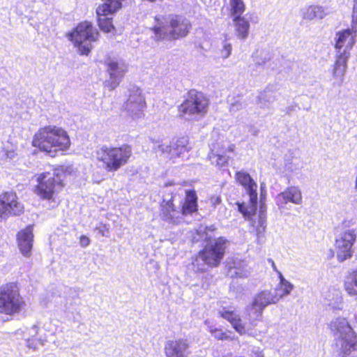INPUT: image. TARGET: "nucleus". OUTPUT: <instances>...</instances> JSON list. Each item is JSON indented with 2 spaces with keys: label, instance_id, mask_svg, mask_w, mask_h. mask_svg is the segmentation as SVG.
I'll return each instance as SVG.
<instances>
[{
  "label": "nucleus",
  "instance_id": "30",
  "mask_svg": "<svg viewBox=\"0 0 357 357\" xmlns=\"http://www.w3.org/2000/svg\"><path fill=\"white\" fill-rule=\"evenodd\" d=\"M344 289L351 296H357V269L352 271L344 282Z\"/></svg>",
  "mask_w": 357,
  "mask_h": 357
},
{
  "label": "nucleus",
  "instance_id": "23",
  "mask_svg": "<svg viewBox=\"0 0 357 357\" xmlns=\"http://www.w3.org/2000/svg\"><path fill=\"white\" fill-rule=\"evenodd\" d=\"M33 227L27 226L18 232L17 236L19 248L24 256H29L33 246Z\"/></svg>",
  "mask_w": 357,
  "mask_h": 357
},
{
  "label": "nucleus",
  "instance_id": "36",
  "mask_svg": "<svg viewBox=\"0 0 357 357\" xmlns=\"http://www.w3.org/2000/svg\"><path fill=\"white\" fill-rule=\"evenodd\" d=\"M280 290L282 291V294L278 295V297H280V298L284 296L289 295L294 289V285L287 280H283L282 284H280Z\"/></svg>",
  "mask_w": 357,
  "mask_h": 357
},
{
  "label": "nucleus",
  "instance_id": "31",
  "mask_svg": "<svg viewBox=\"0 0 357 357\" xmlns=\"http://www.w3.org/2000/svg\"><path fill=\"white\" fill-rule=\"evenodd\" d=\"M38 331V327L37 325H33L30 328L26 329L24 337L26 340L27 346L29 348L36 349L38 344H40V340L34 338L37 335Z\"/></svg>",
  "mask_w": 357,
  "mask_h": 357
},
{
  "label": "nucleus",
  "instance_id": "25",
  "mask_svg": "<svg viewBox=\"0 0 357 357\" xmlns=\"http://www.w3.org/2000/svg\"><path fill=\"white\" fill-rule=\"evenodd\" d=\"M280 299V297H278V294L275 291L264 290L255 295L253 301L256 305L264 310L268 305L278 302Z\"/></svg>",
  "mask_w": 357,
  "mask_h": 357
},
{
  "label": "nucleus",
  "instance_id": "20",
  "mask_svg": "<svg viewBox=\"0 0 357 357\" xmlns=\"http://www.w3.org/2000/svg\"><path fill=\"white\" fill-rule=\"evenodd\" d=\"M350 56L347 53L342 52L335 54V61L333 66L332 75L335 79V84L340 86L344 80L347 70V62Z\"/></svg>",
  "mask_w": 357,
  "mask_h": 357
},
{
  "label": "nucleus",
  "instance_id": "43",
  "mask_svg": "<svg viewBox=\"0 0 357 357\" xmlns=\"http://www.w3.org/2000/svg\"><path fill=\"white\" fill-rule=\"evenodd\" d=\"M90 243V239L84 236V235H82L80 236V238H79V244L83 248H85L86 246H88Z\"/></svg>",
  "mask_w": 357,
  "mask_h": 357
},
{
  "label": "nucleus",
  "instance_id": "22",
  "mask_svg": "<svg viewBox=\"0 0 357 357\" xmlns=\"http://www.w3.org/2000/svg\"><path fill=\"white\" fill-rule=\"evenodd\" d=\"M219 316L228 321L240 335L245 334L246 329L239 314L232 307H223L218 312Z\"/></svg>",
  "mask_w": 357,
  "mask_h": 357
},
{
  "label": "nucleus",
  "instance_id": "21",
  "mask_svg": "<svg viewBox=\"0 0 357 357\" xmlns=\"http://www.w3.org/2000/svg\"><path fill=\"white\" fill-rule=\"evenodd\" d=\"M275 202L280 208L284 207L288 202L301 204L302 203L301 191L296 186L288 187L284 191L276 196Z\"/></svg>",
  "mask_w": 357,
  "mask_h": 357
},
{
  "label": "nucleus",
  "instance_id": "5",
  "mask_svg": "<svg viewBox=\"0 0 357 357\" xmlns=\"http://www.w3.org/2000/svg\"><path fill=\"white\" fill-rule=\"evenodd\" d=\"M160 208L162 220L169 223L178 224L183 220V216L191 215L198 210L197 194L194 190H186L181 209L175 207L172 197L168 200L164 199Z\"/></svg>",
  "mask_w": 357,
  "mask_h": 357
},
{
  "label": "nucleus",
  "instance_id": "9",
  "mask_svg": "<svg viewBox=\"0 0 357 357\" xmlns=\"http://www.w3.org/2000/svg\"><path fill=\"white\" fill-rule=\"evenodd\" d=\"M208 105V100L202 93L191 90L185 100L178 107V112L183 118L196 119L206 113Z\"/></svg>",
  "mask_w": 357,
  "mask_h": 357
},
{
  "label": "nucleus",
  "instance_id": "19",
  "mask_svg": "<svg viewBox=\"0 0 357 357\" xmlns=\"http://www.w3.org/2000/svg\"><path fill=\"white\" fill-rule=\"evenodd\" d=\"M164 352L166 357H190L191 346L187 339L174 338L165 342Z\"/></svg>",
  "mask_w": 357,
  "mask_h": 357
},
{
  "label": "nucleus",
  "instance_id": "2",
  "mask_svg": "<svg viewBox=\"0 0 357 357\" xmlns=\"http://www.w3.org/2000/svg\"><path fill=\"white\" fill-rule=\"evenodd\" d=\"M32 144L54 157L59 151L68 149L70 141L67 132L56 126H45L34 135Z\"/></svg>",
  "mask_w": 357,
  "mask_h": 357
},
{
  "label": "nucleus",
  "instance_id": "27",
  "mask_svg": "<svg viewBox=\"0 0 357 357\" xmlns=\"http://www.w3.org/2000/svg\"><path fill=\"white\" fill-rule=\"evenodd\" d=\"M263 311L264 310L256 305L253 301L250 305L247 306L245 316L252 326H255L256 322L261 319Z\"/></svg>",
  "mask_w": 357,
  "mask_h": 357
},
{
  "label": "nucleus",
  "instance_id": "17",
  "mask_svg": "<svg viewBox=\"0 0 357 357\" xmlns=\"http://www.w3.org/2000/svg\"><path fill=\"white\" fill-rule=\"evenodd\" d=\"M153 149L157 153L160 152L165 158L172 159L188 152L190 147L188 146V139L183 137L172 142L170 144H161Z\"/></svg>",
  "mask_w": 357,
  "mask_h": 357
},
{
  "label": "nucleus",
  "instance_id": "11",
  "mask_svg": "<svg viewBox=\"0 0 357 357\" xmlns=\"http://www.w3.org/2000/svg\"><path fill=\"white\" fill-rule=\"evenodd\" d=\"M128 91V98L123 104V109L133 119H139L144 115L143 112L146 107L145 98L142 91L138 86L131 85Z\"/></svg>",
  "mask_w": 357,
  "mask_h": 357
},
{
  "label": "nucleus",
  "instance_id": "47",
  "mask_svg": "<svg viewBox=\"0 0 357 357\" xmlns=\"http://www.w3.org/2000/svg\"><path fill=\"white\" fill-rule=\"evenodd\" d=\"M268 261L271 264V266H272L273 269L274 271H275L276 272H277V271H278V269H277V268H276L275 264V262L273 261V259H268Z\"/></svg>",
  "mask_w": 357,
  "mask_h": 357
},
{
  "label": "nucleus",
  "instance_id": "35",
  "mask_svg": "<svg viewBox=\"0 0 357 357\" xmlns=\"http://www.w3.org/2000/svg\"><path fill=\"white\" fill-rule=\"evenodd\" d=\"M266 229V215H258V222L256 226V232L257 236H259L260 234L264 233Z\"/></svg>",
  "mask_w": 357,
  "mask_h": 357
},
{
  "label": "nucleus",
  "instance_id": "49",
  "mask_svg": "<svg viewBox=\"0 0 357 357\" xmlns=\"http://www.w3.org/2000/svg\"><path fill=\"white\" fill-rule=\"evenodd\" d=\"M277 273H278L279 278H280V284H282V280H286V279L283 277L282 274L280 271H277Z\"/></svg>",
  "mask_w": 357,
  "mask_h": 357
},
{
  "label": "nucleus",
  "instance_id": "18",
  "mask_svg": "<svg viewBox=\"0 0 357 357\" xmlns=\"http://www.w3.org/2000/svg\"><path fill=\"white\" fill-rule=\"evenodd\" d=\"M357 29L350 27L336 32L334 41L336 54L347 53L350 56V50L356 43Z\"/></svg>",
  "mask_w": 357,
  "mask_h": 357
},
{
  "label": "nucleus",
  "instance_id": "41",
  "mask_svg": "<svg viewBox=\"0 0 357 357\" xmlns=\"http://www.w3.org/2000/svg\"><path fill=\"white\" fill-rule=\"evenodd\" d=\"M353 29H357V9L352 8L351 26Z\"/></svg>",
  "mask_w": 357,
  "mask_h": 357
},
{
  "label": "nucleus",
  "instance_id": "42",
  "mask_svg": "<svg viewBox=\"0 0 357 357\" xmlns=\"http://www.w3.org/2000/svg\"><path fill=\"white\" fill-rule=\"evenodd\" d=\"M259 209V215H266V206L265 204V201L262 199H260Z\"/></svg>",
  "mask_w": 357,
  "mask_h": 357
},
{
  "label": "nucleus",
  "instance_id": "14",
  "mask_svg": "<svg viewBox=\"0 0 357 357\" xmlns=\"http://www.w3.org/2000/svg\"><path fill=\"white\" fill-rule=\"evenodd\" d=\"M23 211L24 206L18 202L15 192H5L0 195V220L11 215H20Z\"/></svg>",
  "mask_w": 357,
  "mask_h": 357
},
{
  "label": "nucleus",
  "instance_id": "34",
  "mask_svg": "<svg viewBox=\"0 0 357 357\" xmlns=\"http://www.w3.org/2000/svg\"><path fill=\"white\" fill-rule=\"evenodd\" d=\"M208 331L217 340H233L227 333L224 332L222 329L217 328L213 326H208Z\"/></svg>",
  "mask_w": 357,
  "mask_h": 357
},
{
  "label": "nucleus",
  "instance_id": "15",
  "mask_svg": "<svg viewBox=\"0 0 357 357\" xmlns=\"http://www.w3.org/2000/svg\"><path fill=\"white\" fill-rule=\"evenodd\" d=\"M107 71L109 75V79L105 80V86L109 90L115 89L121 83L126 72L127 66L123 61L108 59L106 62Z\"/></svg>",
  "mask_w": 357,
  "mask_h": 357
},
{
  "label": "nucleus",
  "instance_id": "50",
  "mask_svg": "<svg viewBox=\"0 0 357 357\" xmlns=\"http://www.w3.org/2000/svg\"><path fill=\"white\" fill-rule=\"evenodd\" d=\"M277 273H278L279 278H280V284H282V280H286V279L283 277L282 274L280 271H277Z\"/></svg>",
  "mask_w": 357,
  "mask_h": 357
},
{
  "label": "nucleus",
  "instance_id": "13",
  "mask_svg": "<svg viewBox=\"0 0 357 357\" xmlns=\"http://www.w3.org/2000/svg\"><path fill=\"white\" fill-rule=\"evenodd\" d=\"M356 238V232L354 229H345L336 236L335 248L339 261L342 262L351 257V248Z\"/></svg>",
  "mask_w": 357,
  "mask_h": 357
},
{
  "label": "nucleus",
  "instance_id": "8",
  "mask_svg": "<svg viewBox=\"0 0 357 357\" xmlns=\"http://www.w3.org/2000/svg\"><path fill=\"white\" fill-rule=\"evenodd\" d=\"M25 305L16 284L8 283L0 289V313L8 315L19 314Z\"/></svg>",
  "mask_w": 357,
  "mask_h": 357
},
{
  "label": "nucleus",
  "instance_id": "4",
  "mask_svg": "<svg viewBox=\"0 0 357 357\" xmlns=\"http://www.w3.org/2000/svg\"><path fill=\"white\" fill-rule=\"evenodd\" d=\"M329 328L340 344L342 357L357 356V335L345 318L337 317L329 324Z\"/></svg>",
  "mask_w": 357,
  "mask_h": 357
},
{
  "label": "nucleus",
  "instance_id": "26",
  "mask_svg": "<svg viewBox=\"0 0 357 357\" xmlns=\"http://www.w3.org/2000/svg\"><path fill=\"white\" fill-rule=\"evenodd\" d=\"M126 0H102V3L96 8V15H113L121 7Z\"/></svg>",
  "mask_w": 357,
  "mask_h": 357
},
{
  "label": "nucleus",
  "instance_id": "51",
  "mask_svg": "<svg viewBox=\"0 0 357 357\" xmlns=\"http://www.w3.org/2000/svg\"><path fill=\"white\" fill-rule=\"evenodd\" d=\"M353 9H357V0H353Z\"/></svg>",
  "mask_w": 357,
  "mask_h": 357
},
{
  "label": "nucleus",
  "instance_id": "37",
  "mask_svg": "<svg viewBox=\"0 0 357 357\" xmlns=\"http://www.w3.org/2000/svg\"><path fill=\"white\" fill-rule=\"evenodd\" d=\"M231 44L225 40L222 43V48L220 50L221 57L224 59H227L231 55Z\"/></svg>",
  "mask_w": 357,
  "mask_h": 357
},
{
  "label": "nucleus",
  "instance_id": "16",
  "mask_svg": "<svg viewBox=\"0 0 357 357\" xmlns=\"http://www.w3.org/2000/svg\"><path fill=\"white\" fill-rule=\"evenodd\" d=\"M234 149V145L225 147L222 143H213L210 145V152L207 158L212 165L220 169L228 165L229 156L227 153L232 152Z\"/></svg>",
  "mask_w": 357,
  "mask_h": 357
},
{
  "label": "nucleus",
  "instance_id": "3",
  "mask_svg": "<svg viewBox=\"0 0 357 357\" xmlns=\"http://www.w3.org/2000/svg\"><path fill=\"white\" fill-rule=\"evenodd\" d=\"M152 28L157 40H176L186 36L190 29V21L183 15H158Z\"/></svg>",
  "mask_w": 357,
  "mask_h": 357
},
{
  "label": "nucleus",
  "instance_id": "32",
  "mask_svg": "<svg viewBox=\"0 0 357 357\" xmlns=\"http://www.w3.org/2000/svg\"><path fill=\"white\" fill-rule=\"evenodd\" d=\"M110 15H97L100 29L107 33L111 32L114 29L112 24V18L109 17Z\"/></svg>",
  "mask_w": 357,
  "mask_h": 357
},
{
  "label": "nucleus",
  "instance_id": "6",
  "mask_svg": "<svg viewBox=\"0 0 357 357\" xmlns=\"http://www.w3.org/2000/svg\"><path fill=\"white\" fill-rule=\"evenodd\" d=\"M97 159L108 172H115L126 165L132 155V147L123 144L119 147L103 146L97 151Z\"/></svg>",
  "mask_w": 357,
  "mask_h": 357
},
{
  "label": "nucleus",
  "instance_id": "12",
  "mask_svg": "<svg viewBox=\"0 0 357 357\" xmlns=\"http://www.w3.org/2000/svg\"><path fill=\"white\" fill-rule=\"evenodd\" d=\"M37 181L38 184L35 192L44 199H52L57 190L61 188L60 179L55 176L54 173L43 172L38 176Z\"/></svg>",
  "mask_w": 357,
  "mask_h": 357
},
{
  "label": "nucleus",
  "instance_id": "24",
  "mask_svg": "<svg viewBox=\"0 0 357 357\" xmlns=\"http://www.w3.org/2000/svg\"><path fill=\"white\" fill-rule=\"evenodd\" d=\"M331 13L328 7L319 5H311L301 9L303 19L306 20H321Z\"/></svg>",
  "mask_w": 357,
  "mask_h": 357
},
{
  "label": "nucleus",
  "instance_id": "28",
  "mask_svg": "<svg viewBox=\"0 0 357 357\" xmlns=\"http://www.w3.org/2000/svg\"><path fill=\"white\" fill-rule=\"evenodd\" d=\"M234 22L237 37L242 40L247 38L250 29L249 22L241 17H234Z\"/></svg>",
  "mask_w": 357,
  "mask_h": 357
},
{
  "label": "nucleus",
  "instance_id": "1",
  "mask_svg": "<svg viewBox=\"0 0 357 357\" xmlns=\"http://www.w3.org/2000/svg\"><path fill=\"white\" fill-rule=\"evenodd\" d=\"M214 230L215 227L213 225L208 227L202 225H199L196 230L199 236L197 241H209V242L205 245L204 250L199 252V255L192 261L193 270L195 272H205L207 266H218L225 255L227 240L223 237H220L213 241H210Z\"/></svg>",
  "mask_w": 357,
  "mask_h": 357
},
{
  "label": "nucleus",
  "instance_id": "33",
  "mask_svg": "<svg viewBox=\"0 0 357 357\" xmlns=\"http://www.w3.org/2000/svg\"><path fill=\"white\" fill-rule=\"evenodd\" d=\"M231 15L234 17H241L245 11V4L242 0H230Z\"/></svg>",
  "mask_w": 357,
  "mask_h": 357
},
{
  "label": "nucleus",
  "instance_id": "44",
  "mask_svg": "<svg viewBox=\"0 0 357 357\" xmlns=\"http://www.w3.org/2000/svg\"><path fill=\"white\" fill-rule=\"evenodd\" d=\"M222 202L220 196H212L210 198V203L213 206H216L217 205L220 204Z\"/></svg>",
  "mask_w": 357,
  "mask_h": 357
},
{
  "label": "nucleus",
  "instance_id": "48",
  "mask_svg": "<svg viewBox=\"0 0 357 357\" xmlns=\"http://www.w3.org/2000/svg\"><path fill=\"white\" fill-rule=\"evenodd\" d=\"M294 110V106H289L288 107H287V109H286V113L287 114H290V113Z\"/></svg>",
  "mask_w": 357,
  "mask_h": 357
},
{
  "label": "nucleus",
  "instance_id": "40",
  "mask_svg": "<svg viewBox=\"0 0 357 357\" xmlns=\"http://www.w3.org/2000/svg\"><path fill=\"white\" fill-rule=\"evenodd\" d=\"M3 154L6 155V160L8 162L13 161L17 158V153L14 150H6Z\"/></svg>",
  "mask_w": 357,
  "mask_h": 357
},
{
  "label": "nucleus",
  "instance_id": "7",
  "mask_svg": "<svg viewBox=\"0 0 357 357\" xmlns=\"http://www.w3.org/2000/svg\"><path fill=\"white\" fill-rule=\"evenodd\" d=\"M235 179L241 185L246 194L249 196V202L238 203V211L248 219L251 220L257 208V184L251 176L243 170L238 171L235 174Z\"/></svg>",
  "mask_w": 357,
  "mask_h": 357
},
{
  "label": "nucleus",
  "instance_id": "39",
  "mask_svg": "<svg viewBox=\"0 0 357 357\" xmlns=\"http://www.w3.org/2000/svg\"><path fill=\"white\" fill-rule=\"evenodd\" d=\"M245 107V105L240 100H236L230 104V111L236 112L242 109Z\"/></svg>",
  "mask_w": 357,
  "mask_h": 357
},
{
  "label": "nucleus",
  "instance_id": "52",
  "mask_svg": "<svg viewBox=\"0 0 357 357\" xmlns=\"http://www.w3.org/2000/svg\"><path fill=\"white\" fill-rule=\"evenodd\" d=\"M99 232L102 234V236H105L102 230H101L100 229H99Z\"/></svg>",
  "mask_w": 357,
  "mask_h": 357
},
{
  "label": "nucleus",
  "instance_id": "10",
  "mask_svg": "<svg viewBox=\"0 0 357 357\" xmlns=\"http://www.w3.org/2000/svg\"><path fill=\"white\" fill-rule=\"evenodd\" d=\"M98 31L91 22H81L69 36V39L74 43L81 55H88L92 49L91 42L96 41Z\"/></svg>",
  "mask_w": 357,
  "mask_h": 357
},
{
  "label": "nucleus",
  "instance_id": "29",
  "mask_svg": "<svg viewBox=\"0 0 357 357\" xmlns=\"http://www.w3.org/2000/svg\"><path fill=\"white\" fill-rule=\"evenodd\" d=\"M275 100L276 98L273 92L269 89H265L257 96V104L260 108H268Z\"/></svg>",
  "mask_w": 357,
  "mask_h": 357
},
{
  "label": "nucleus",
  "instance_id": "46",
  "mask_svg": "<svg viewBox=\"0 0 357 357\" xmlns=\"http://www.w3.org/2000/svg\"><path fill=\"white\" fill-rule=\"evenodd\" d=\"M4 151H6V150L2 149L0 151V163L8 162V161L6 160V155L3 154Z\"/></svg>",
  "mask_w": 357,
  "mask_h": 357
},
{
  "label": "nucleus",
  "instance_id": "38",
  "mask_svg": "<svg viewBox=\"0 0 357 357\" xmlns=\"http://www.w3.org/2000/svg\"><path fill=\"white\" fill-rule=\"evenodd\" d=\"M269 57L267 53L261 52L259 56H257L255 59V66L257 69H261L264 65L266 64L267 61H268Z\"/></svg>",
  "mask_w": 357,
  "mask_h": 357
},
{
  "label": "nucleus",
  "instance_id": "45",
  "mask_svg": "<svg viewBox=\"0 0 357 357\" xmlns=\"http://www.w3.org/2000/svg\"><path fill=\"white\" fill-rule=\"evenodd\" d=\"M265 188V185L264 183H261V196H260V199H262L264 201H265V199H266V190L264 189Z\"/></svg>",
  "mask_w": 357,
  "mask_h": 357
}]
</instances>
